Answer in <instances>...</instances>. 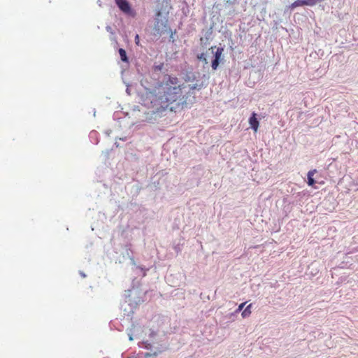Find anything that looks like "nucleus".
I'll return each mask as SVG.
<instances>
[{
    "instance_id": "f257e3e1",
    "label": "nucleus",
    "mask_w": 358,
    "mask_h": 358,
    "mask_svg": "<svg viewBox=\"0 0 358 358\" xmlns=\"http://www.w3.org/2000/svg\"><path fill=\"white\" fill-rule=\"evenodd\" d=\"M164 82V86L151 100L152 108L156 112H161L167 108L178 112L187 107L189 103H193V100L187 95L177 77L167 75Z\"/></svg>"
},
{
    "instance_id": "f03ea898",
    "label": "nucleus",
    "mask_w": 358,
    "mask_h": 358,
    "mask_svg": "<svg viewBox=\"0 0 358 358\" xmlns=\"http://www.w3.org/2000/svg\"><path fill=\"white\" fill-rule=\"evenodd\" d=\"M181 78L184 80L181 85L193 101L195 99V91H200L208 85L209 76L201 74L192 69H183Z\"/></svg>"
},
{
    "instance_id": "7ed1b4c3",
    "label": "nucleus",
    "mask_w": 358,
    "mask_h": 358,
    "mask_svg": "<svg viewBox=\"0 0 358 358\" xmlns=\"http://www.w3.org/2000/svg\"><path fill=\"white\" fill-rule=\"evenodd\" d=\"M168 18L161 10H157L154 17V25L150 33V40L157 41L169 29Z\"/></svg>"
},
{
    "instance_id": "20e7f679",
    "label": "nucleus",
    "mask_w": 358,
    "mask_h": 358,
    "mask_svg": "<svg viewBox=\"0 0 358 358\" xmlns=\"http://www.w3.org/2000/svg\"><path fill=\"white\" fill-rule=\"evenodd\" d=\"M216 46H212L210 49L212 50V52L213 53V58L211 62V67L213 70L215 71L217 69L220 64L224 60L223 47L217 48L215 52H213V49L215 48Z\"/></svg>"
},
{
    "instance_id": "39448f33",
    "label": "nucleus",
    "mask_w": 358,
    "mask_h": 358,
    "mask_svg": "<svg viewBox=\"0 0 358 358\" xmlns=\"http://www.w3.org/2000/svg\"><path fill=\"white\" fill-rule=\"evenodd\" d=\"M116 6L124 14L134 17L135 12L132 9L128 0H115Z\"/></svg>"
},
{
    "instance_id": "423d86ee",
    "label": "nucleus",
    "mask_w": 358,
    "mask_h": 358,
    "mask_svg": "<svg viewBox=\"0 0 358 358\" xmlns=\"http://www.w3.org/2000/svg\"><path fill=\"white\" fill-rule=\"evenodd\" d=\"M249 124L252 129L255 131H257L259 126V122L257 118V115L255 112H253L249 117Z\"/></svg>"
},
{
    "instance_id": "0eeeda50",
    "label": "nucleus",
    "mask_w": 358,
    "mask_h": 358,
    "mask_svg": "<svg viewBox=\"0 0 358 358\" xmlns=\"http://www.w3.org/2000/svg\"><path fill=\"white\" fill-rule=\"evenodd\" d=\"M317 173L316 169L310 170L307 174V184L308 186H314L316 184V180L314 179V174Z\"/></svg>"
},
{
    "instance_id": "6e6552de",
    "label": "nucleus",
    "mask_w": 358,
    "mask_h": 358,
    "mask_svg": "<svg viewBox=\"0 0 358 358\" xmlns=\"http://www.w3.org/2000/svg\"><path fill=\"white\" fill-rule=\"evenodd\" d=\"M124 247L125 248V255L131 259L133 262H134V258L133 256V251L131 250V244L129 242H127Z\"/></svg>"
},
{
    "instance_id": "1a4fd4ad",
    "label": "nucleus",
    "mask_w": 358,
    "mask_h": 358,
    "mask_svg": "<svg viewBox=\"0 0 358 358\" xmlns=\"http://www.w3.org/2000/svg\"><path fill=\"white\" fill-rule=\"evenodd\" d=\"M89 138L93 144L97 145L99 142V134L96 131H91L89 134Z\"/></svg>"
},
{
    "instance_id": "9d476101",
    "label": "nucleus",
    "mask_w": 358,
    "mask_h": 358,
    "mask_svg": "<svg viewBox=\"0 0 358 358\" xmlns=\"http://www.w3.org/2000/svg\"><path fill=\"white\" fill-rule=\"evenodd\" d=\"M118 52H119L121 60L123 62L129 63V57L127 55L126 50L123 48H119Z\"/></svg>"
},
{
    "instance_id": "9b49d317",
    "label": "nucleus",
    "mask_w": 358,
    "mask_h": 358,
    "mask_svg": "<svg viewBox=\"0 0 358 358\" xmlns=\"http://www.w3.org/2000/svg\"><path fill=\"white\" fill-rule=\"evenodd\" d=\"M196 58L199 61L203 62L204 65H206L208 64V62L207 59V52H202V53L198 54L196 56Z\"/></svg>"
},
{
    "instance_id": "f8f14e48",
    "label": "nucleus",
    "mask_w": 358,
    "mask_h": 358,
    "mask_svg": "<svg viewBox=\"0 0 358 358\" xmlns=\"http://www.w3.org/2000/svg\"><path fill=\"white\" fill-rule=\"evenodd\" d=\"M252 303L249 304L248 306H246V308L242 311V317L243 318H245V317H248V316H250V315L251 314V307H252Z\"/></svg>"
},
{
    "instance_id": "ddd939ff",
    "label": "nucleus",
    "mask_w": 358,
    "mask_h": 358,
    "mask_svg": "<svg viewBox=\"0 0 358 358\" xmlns=\"http://www.w3.org/2000/svg\"><path fill=\"white\" fill-rule=\"evenodd\" d=\"M164 68V64L162 62H160L159 64L155 63L152 66V71L154 73H159L161 72L162 69Z\"/></svg>"
},
{
    "instance_id": "4468645a",
    "label": "nucleus",
    "mask_w": 358,
    "mask_h": 358,
    "mask_svg": "<svg viewBox=\"0 0 358 358\" xmlns=\"http://www.w3.org/2000/svg\"><path fill=\"white\" fill-rule=\"evenodd\" d=\"M169 34H170L169 36V41L173 43L175 41V39L173 38V34L176 33V31L175 30L174 32L172 31L171 29L169 27V29L168 30Z\"/></svg>"
},
{
    "instance_id": "2eb2a0df",
    "label": "nucleus",
    "mask_w": 358,
    "mask_h": 358,
    "mask_svg": "<svg viewBox=\"0 0 358 358\" xmlns=\"http://www.w3.org/2000/svg\"><path fill=\"white\" fill-rule=\"evenodd\" d=\"M245 303H246V302H244V303H241V304L238 306V308L236 310L235 313H237L241 312V311L243 309V308H244V306H245Z\"/></svg>"
},
{
    "instance_id": "dca6fc26",
    "label": "nucleus",
    "mask_w": 358,
    "mask_h": 358,
    "mask_svg": "<svg viewBox=\"0 0 358 358\" xmlns=\"http://www.w3.org/2000/svg\"><path fill=\"white\" fill-rule=\"evenodd\" d=\"M157 355H158L157 352H155L154 353L147 352L145 355V357L148 358V357H156Z\"/></svg>"
},
{
    "instance_id": "f3484780",
    "label": "nucleus",
    "mask_w": 358,
    "mask_h": 358,
    "mask_svg": "<svg viewBox=\"0 0 358 358\" xmlns=\"http://www.w3.org/2000/svg\"><path fill=\"white\" fill-rule=\"evenodd\" d=\"M134 41L136 45L142 47V45L140 44V38L138 34H136Z\"/></svg>"
},
{
    "instance_id": "a211bd4d",
    "label": "nucleus",
    "mask_w": 358,
    "mask_h": 358,
    "mask_svg": "<svg viewBox=\"0 0 358 358\" xmlns=\"http://www.w3.org/2000/svg\"><path fill=\"white\" fill-rule=\"evenodd\" d=\"M133 292H134V290H131V289L126 290L124 294V296H125V299H127L128 297H130L131 293H132Z\"/></svg>"
},
{
    "instance_id": "6ab92c4d",
    "label": "nucleus",
    "mask_w": 358,
    "mask_h": 358,
    "mask_svg": "<svg viewBox=\"0 0 358 358\" xmlns=\"http://www.w3.org/2000/svg\"><path fill=\"white\" fill-rule=\"evenodd\" d=\"M106 29L110 34H114L113 29V28L110 26H109V25L106 26Z\"/></svg>"
},
{
    "instance_id": "aec40b11",
    "label": "nucleus",
    "mask_w": 358,
    "mask_h": 358,
    "mask_svg": "<svg viewBox=\"0 0 358 358\" xmlns=\"http://www.w3.org/2000/svg\"><path fill=\"white\" fill-rule=\"evenodd\" d=\"M128 336H129V341H132L133 340V333H132V329H129V332H128Z\"/></svg>"
},
{
    "instance_id": "412c9836",
    "label": "nucleus",
    "mask_w": 358,
    "mask_h": 358,
    "mask_svg": "<svg viewBox=\"0 0 358 358\" xmlns=\"http://www.w3.org/2000/svg\"><path fill=\"white\" fill-rule=\"evenodd\" d=\"M238 0H227V3L229 4H234Z\"/></svg>"
},
{
    "instance_id": "4be33fe9",
    "label": "nucleus",
    "mask_w": 358,
    "mask_h": 358,
    "mask_svg": "<svg viewBox=\"0 0 358 358\" xmlns=\"http://www.w3.org/2000/svg\"><path fill=\"white\" fill-rule=\"evenodd\" d=\"M145 348L149 350L151 348V344L145 343Z\"/></svg>"
},
{
    "instance_id": "5701e85b",
    "label": "nucleus",
    "mask_w": 358,
    "mask_h": 358,
    "mask_svg": "<svg viewBox=\"0 0 358 358\" xmlns=\"http://www.w3.org/2000/svg\"><path fill=\"white\" fill-rule=\"evenodd\" d=\"M79 273H80V275L83 278H85V277H86V275H85V273L83 271H80Z\"/></svg>"
},
{
    "instance_id": "b1692460",
    "label": "nucleus",
    "mask_w": 358,
    "mask_h": 358,
    "mask_svg": "<svg viewBox=\"0 0 358 358\" xmlns=\"http://www.w3.org/2000/svg\"><path fill=\"white\" fill-rule=\"evenodd\" d=\"M143 301V299H138V301H134V302L136 303V304H138L140 303L141 302Z\"/></svg>"
},
{
    "instance_id": "393cba45",
    "label": "nucleus",
    "mask_w": 358,
    "mask_h": 358,
    "mask_svg": "<svg viewBox=\"0 0 358 358\" xmlns=\"http://www.w3.org/2000/svg\"><path fill=\"white\" fill-rule=\"evenodd\" d=\"M210 34H211V31H207V32H206V39H208V35H210Z\"/></svg>"
},
{
    "instance_id": "a878e982",
    "label": "nucleus",
    "mask_w": 358,
    "mask_h": 358,
    "mask_svg": "<svg viewBox=\"0 0 358 358\" xmlns=\"http://www.w3.org/2000/svg\"><path fill=\"white\" fill-rule=\"evenodd\" d=\"M111 132H112V131H111V130H108V131H106V134L107 136H110V134H111Z\"/></svg>"
},
{
    "instance_id": "bb28decb",
    "label": "nucleus",
    "mask_w": 358,
    "mask_h": 358,
    "mask_svg": "<svg viewBox=\"0 0 358 358\" xmlns=\"http://www.w3.org/2000/svg\"><path fill=\"white\" fill-rule=\"evenodd\" d=\"M120 140L123 141H126L127 140V137L125 136L124 138H120Z\"/></svg>"
},
{
    "instance_id": "cd10ccee",
    "label": "nucleus",
    "mask_w": 358,
    "mask_h": 358,
    "mask_svg": "<svg viewBox=\"0 0 358 358\" xmlns=\"http://www.w3.org/2000/svg\"><path fill=\"white\" fill-rule=\"evenodd\" d=\"M154 335H155V331H151V333H150V336L151 337H152V336H154Z\"/></svg>"
},
{
    "instance_id": "c85d7f7f",
    "label": "nucleus",
    "mask_w": 358,
    "mask_h": 358,
    "mask_svg": "<svg viewBox=\"0 0 358 358\" xmlns=\"http://www.w3.org/2000/svg\"><path fill=\"white\" fill-rule=\"evenodd\" d=\"M114 145L117 148H118L120 146V145L117 142H115Z\"/></svg>"
},
{
    "instance_id": "c756f323",
    "label": "nucleus",
    "mask_w": 358,
    "mask_h": 358,
    "mask_svg": "<svg viewBox=\"0 0 358 358\" xmlns=\"http://www.w3.org/2000/svg\"><path fill=\"white\" fill-rule=\"evenodd\" d=\"M175 249H176V252H179V250H180V248H179L178 247H176V248H175Z\"/></svg>"
},
{
    "instance_id": "7c9ffc66",
    "label": "nucleus",
    "mask_w": 358,
    "mask_h": 358,
    "mask_svg": "<svg viewBox=\"0 0 358 358\" xmlns=\"http://www.w3.org/2000/svg\"><path fill=\"white\" fill-rule=\"evenodd\" d=\"M126 92H127V93L128 94H130L129 88H127Z\"/></svg>"
},
{
    "instance_id": "2f4dec72",
    "label": "nucleus",
    "mask_w": 358,
    "mask_h": 358,
    "mask_svg": "<svg viewBox=\"0 0 358 358\" xmlns=\"http://www.w3.org/2000/svg\"><path fill=\"white\" fill-rule=\"evenodd\" d=\"M95 114H96V110H95V109H94V114H93L94 116H95Z\"/></svg>"
},
{
    "instance_id": "473e14b6",
    "label": "nucleus",
    "mask_w": 358,
    "mask_h": 358,
    "mask_svg": "<svg viewBox=\"0 0 358 358\" xmlns=\"http://www.w3.org/2000/svg\"><path fill=\"white\" fill-rule=\"evenodd\" d=\"M98 3H99V6H101V3H100V0H98Z\"/></svg>"
},
{
    "instance_id": "72a5a7b5",
    "label": "nucleus",
    "mask_w": 358,
    "mask_h": 358,
    "mask_svg": "<svg viewBox=\"0 0 358 358\" xmlns=\"http://www.w3.org/2000/svg\"><path fill=\"white\" fill-rule=\"evenodd\" d=\"M98 3H99V6H101V3H100V0H98Z\"/></svg>"
},
{
    "instance_id": "f704fd0d",
    "label": "nucleus",
    "mask_w": 358,
    "mask_h": 358,
    "mask_svg": "<svg viewBox=\"0 0 358 358\" xmlns=\"http://www.w3.org/2000/svg\"><path fill=\"white\" fill-rule=\"evenodd\" d=\"M98 3H99V6H101V3H100V0H98Z\"/></svg>"
},
{
    "instance_id": "c9c22d12",
    "label": "nucleus",
    "mask_w": 358,
    "mask_h": 358,
    "mask_svg": "<svg viewBox=\"0 0 358 358\" xmlns=\"http://www.w3.org/2000/svg\"><path fill=\"white\" fill-rule=\"evenodd\" d=\"M131 299H129V300H128V302H131ZM126 302H127V301H126Z\"/></svg>"
},
{
    "instance_id": "e433bc0d",
    "label": "nucleus",
    "mask_w": 358,
    "mask_h": 358,
    "mask_svg": "<svg viewBox=\"0 0 358 358\" xmlns=\"http://www.w3.org/2000/svg\"><path fill=\"white\" fill-rule=\"evenodd\" d=\"M103 358H109V357H103Z\"/></svg>"
}]
</instances>
